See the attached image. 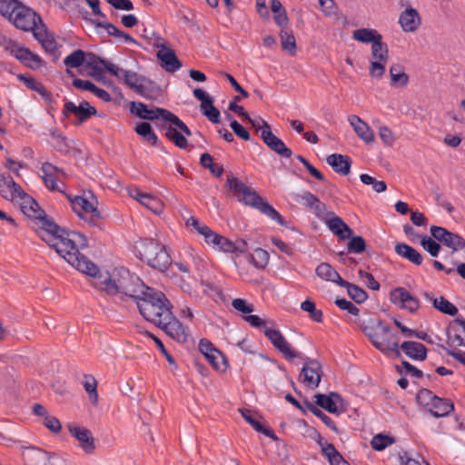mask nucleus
<instances>
[{"mask_svg":"<svg viewBox=\"0 0 465 465\" xmlns=\"http://www.w3.org/2000/svg\"><path fill=\"white\" fill-rule=\"evenodd\" d=\"M322 373V365L315 360L307 361L302 370L303 381L312 388L318 387Z\"/></svg>","mask_w":465,"mask_h":465,"instance_id":"obj_18","label":"nucleus"},{"mask_svg":"<svg viewBox=\"0 0 465 465\" xmlns=\"http://www.w3.org/2000/svg\"><path fill=\"white\" fill-rule=\"evenodd\" d=\"M85 55L83 50L77 49L64 58V64L67 67L77 68L84 63Z\"/></svg>","mask_w":465,"mask_h":465,"instance_id":"obj_45","label":"nucleus"},{"mask_svg":"<svg viewBox=\"0 0 465 465\" xmlns=\"http://www.w3.org/2000/svg\"><path fill=\"white\" fill-rule=\"evenodd\" d=\"M390 331L391 328L385 325L381 320L372 322L370 326H366L364 329L367 336L377 348L385 345V342L389 341L391 335Z\"/></svg>","mask_w":465,"mask_h":465,"instance_id":"obj_13","label":"nucleus"},{"mask_svg":"<svg viewBox=\"0 0 465 465\" xmlns=\"http://www.w3.org/2000/svg\"><path fill=\"white\" fill-rule=\"evenodd\" d=\"M21 5L17 0H0V13L11 18Z\"/></svg>","mask_w":465,"mask_h":465,"instance_id":"obj_56","label":"nucleus"},{"mask_svg":"<svg viewBox=\"0 0 465 465\" xmlns=\"http://www.w3.org/2000/svg\"><path fill=\"white\" fill-rule=\"evenodd\" d=\"M213 246H217L220 250L226 252H243L242 248L236 246V244L233 242L222 235H220V239H218V242H216Z\"/></svg>","mask_w":465,"mask_h":465,"instance_id":"obj_55","label":"nucleus"},{"mask_svg":"<svg viewBox=\"0 0 465 465\" xmlns=\"http://www.w3.org/2000/svg\"><path fill=\"white\" fill-rule=\"evenodd\" d=\"M34 36L42 44V46L47 52H54L56 50V43L54 39L47 35L46 26L43 24L37 27L34 32Z\"/></svg>","mask_w":465,"mask_h":465,"instance_id":"obj_37","label":"nucleus"},{"mask_svg":"<svg viewBox=\"0 0 465 465\" xmlns=\"http://www.w3.org/2000/svg\"><path fill=\"white\" fill-rule=\"evenodd\" d=\"M38 220L43 229L41 238L72 267L81 272H90L96 269V265L81 252V250L88 246L85 235L75 231H65L45 213Z\"/></svg>","mask_w":465,"mask_h":465,"instance_id":"obj_1","label":"nucleus"},{"mask_svg":"<svg viewBox=\"0 0 465 465\" xmlns=\"http://www.w3.org/2000/svg\"><path fill=\"white\" fill-rule=\"evenodd\" d=\"M18 60L32 69L40 67L42 63V60L38 55L33 54L29 49L25 47L20 54Z\"/></svg>","mask_w":465,"mask_h":465,"instance_id":"obj_43","label":"nucleus"},{"mask_svg":"<svg viewBox=\"0 0 465 465\" xmlns=\"http://www.w3.org/2000/svg\"><path fill=\"white\" fill-rule=\"evenodd\" d=\"M389 60L388 45L379 40L371 45V60L370 62L369 73L372 78L380 79L385 73V65Z\"/></svg>","mask_w":465,"mask_h":465,"instance_id":"obj_8","label":"nucleus"},{"mask_svg":"<svg viewBox=\"0 0 465 465\" xmlns=\"http://www.w3.org/2000/svg\"><path fill=\"white\" fill-rule=\"evenodd\" d=\"M302 310L310 313V316L312 320L317 322H321L322 321V312L321 310H316L315 303L311 300H306L301 304Z\"/></svg>","mask_w":465,"mask_h":465,"instance_id":"obj_57","label":"nucleus"},{"mask_svg":"<svg viewBox=\"0 0 465 465\" xmlns=\"http://www.w3.org/2000/svg\"><path fill=\"white\" fill-rule=\"evenodd\" d=\"M390 299L392 303H401L410 312H415L420 307L419 300L402 287L392 290Z\"/></svg>","mask_w":465,"mask_h":465,"instance_id":"obj_16","label":"nucleus"},{"mask_svg":"<svg viewBox=\"0 0 465 465\" xmlns=\"http://www.w3.org/2000/svg\"><path fill=\"white\" fill-rule=\"evenodd\" d=\"M395 368H396V371L401 375H410L411 377L418 378V379H420L423 376V373L420 370H419L415 366L411 365L409 361H407L405 360L401 361V364L396 365Z\"/></svg>","mask_w":465,"mask_h":465,"instance_id":"obj_47","label":"nucleus"},{"mask_svg":"<svg viewBox=\"0 0 465 465\" xmlns=\"http://www.w3.org/2000/svg\"><path fill=\"white\" fill-rule=\"evenodd\" d=\"M424 297L432 302L433 307L444 314L454 316L458 313L457 307L443 296L434 298L429 292H424Z\"/></svg>","mask_w":465,"mask_h":465,"instance_id":"obj_31","label":"nucleus"},{"mask_svg":"<svg viewBox=\"0 0 465 465\" xmlns=\"http://www.w3.org/2000/svg\"><path fill=\"white\" fill-rule=\"evenodd\" d=\"M264 129L261 133L262 142L275 153L283 158H290L292 152L285 143L271 131V126L266 121H262Z\"/></svg>","mask_w":465,"mask_h":465,"instance_id":"obj_12","label":"nucleus"},{"mask_svg":"<svg viewBox=\"0 0 465 465\" xmlns=\"http://www.w3.org/2000/svg\"><path fill=\"white\" fill-rule=\"evenodd\" d=\"M155 326L161 328L172 339L177 341L179 343H184L187 341V334L180 321L170 313V319L163 320V323L156 324Z\"/></svg>","mask_w":465,"mask_h":465,"instance_id":"obj_15","label":"nucleus"},{"mask_svg":"<svg viewBox=\"0 0 465 465\" xmlns=\"http://www.w3.org/2000/svg\"><path fill=\"white\" fill-rule=\"evenodd\" d=\"M327 226L341 240H346L353 234L352 230L338 216L329 219Z\"/></svg>","mask_w":465,"mask_h":465,"instance_id":"obj_27","label":"nucleus"},{"mask_svg":"<svg viewBox=\"0 0 465 465\" xmlns=\"http://www.w3.org/2000/svg\"><path fill=\"white\" fill-rule=\"evenodd\" d=\"M157 58L161 61V66L169 73H174L182 67V63L177 58L175 52L163 45H157Z\"/></svg>","mask_w":465,"mask_h":465,"instance_id":"obj_19","label":"nucleus"},{"mask_svg":"<svg viewBox=\"0 0 465 465\" xmlns=\"http://www.w3.org/2000/svg\"><path fill=\"white\" fill-rule=\"evenodd\" d=\"M167 116H169V114H167ZM167 119V123L174 125V127H173L172 125L165 126L164 124H162L160 127L165 130V136L170 141H172L177 147L181 149H185L188 146V142L182 133L190 136L192 134L191 130L178 116H176L173 113Z\"/></svg>","mask_w":465,"mask_h":465,"instance_id":"obj_7","label":"nucleus"},{"mask_svg":"<svg viewBox=\"0 0 465 465\" xmlns=\"http://www.w3.org/2000/svg\"><path fill=\"white\" fill-rule=\"evenodd\" d=\"M43 423L50 431L54 433H58L62 429V425L59 420L51 415H47L44 419Z\"/></svg>","mask_w":465,"mask_h":465,"instance_id":"obj_64","label":"nucleus"},{"mask_svg":"<svg viewBox=\"0 0 465 465\" xmlns=\"http://www.w3.org/2000/svg\"><path fill=\"white\" fill-rule=\"evenodd\" d=\"M85 391L89 395V399L93 404H97L98 402V393H97V381L91 375H84V381L83 383Z\"/></svg>","mask_w":465,"mask_h":465,"instance_id":"obj_44","label":"nucleus"},{"mask_svg":"<svg viewBox=\"0 0 465 465\" xmlns=\"http://www.w3.org/2000/svg\"><path fill=\"white\" fill-rule=\"evenodd\" d=\"M455 322L462 328V336L460 334H455L453 339L450 336V339L452 340L451 345L465 346V320L457 318Z\"/></svg>","mask_w":465,"mask_h":465,"instance_id":"obj_63","label":"nucleus"},{"mask_svg":"<svg viewBox=\"0 0 465 465\" xmlns=\"http://www.w3.org/2000/svg\"><path fill=\"white\" fill-rule=\"evenodd\" d=\"M94 278V285L110 295L122 294L135 301L146 292L147 286L127 269L120 268L109 273L100 272L98 267L94 272H84Z\"/></svg>","mask_w":465,"mask_h":465,"instance_id":"obj_2","label":"nucleus"},{"mask_svg":"<svg viewBox=\"0 0 465 465\" xmlns=\"http://www.w3.org/2000/svg\"><path fill=\"white\" fill-rule=\"evenodd\" d=\"M68 199L74 211L81 219L87 222L90 226L101 227L102 215L93 201H89L84 196H74V198L68 196Z\"/></svg>","mask_w":465,"mask_h":465,"instance_id":"obj_6","label":"nucleus"},{"mask_svg":"<svg viewBox=\"0 0 465 465\" xmlns=\"http://www.w3.org/2000/svg\"><path fill=\"white\" fill-rule=\"evenodd\" d=\"M140 259L160 272H164L171 265V257L163 245L148 239L142 242L139 249Z\"/></svg>","mask_w":465,"mask_h":465,"instance_id":"obj_5","label":"nucleus"},{"mask_svg":"<svg viewBox=\"0 0 465 465\" xmlns=\"http://www.w3.org/2000/svg\"><path fill=\"white\" fill-rule=\"evenodd\" d=\"M347 244L348 252L351 253H361L366 250V242L361 236L351 235Z\"/></svg>","mask_w":465,"mask_h":465,"instance_id":"obj_50","label":"nucleus"},{"mask_svg":"<svg viewBox=\"0 0 465 465\" xmlns=\"http://www.w3.org/2000/svg\"><path fill=\"white\" fill-rule=\"evenodd\" d=\"M395 252L398 255L402 256L415 265H420L423 258L421 254L411 245L406 243H397L395 245Z\"/></svg>","mask_w":465,"mask_h":465,"instance_id":"obj_34","label":"nucleus"},{"mask_svg":"<svg viewBox=\"0 0 465 465\" xmlns=\"http://www.w3.org/2000/svg\"><path fill=\"white\" fill-rule=\"evenodd\" d=\"M430 232L436 241L442 242L446 247L451 249L452 252L465 248V240L444 227L432 225Z\"/></svg>","mask_w":465,"mask_h":465,"instance_id":"obj_11","label":"nucleus"},{"mask_svg":"<svg viewBox=\"0 0 465 465\" xmlns=\"http://www.w3.org/2000/svg\"><path fill=\"white\" fill-rule=\"evenodd\" d=\"M279 37L282 50L294 56L297 53V45L292 32L287 29H281Z\"/></svg>","mask_w":465,"mask_h":465,"instance_id":"obj_36","label":"nucleus"},{"mask_svg":"<svg viewBox=\"0 0 465 465\" xmlns=\"http://www.w3.org/2000/svg\"><path fill=\"white\" fill-rule=\"evenodd\" d=\"M349 122L351 125L353 127L356 134L363 140L365 143H370L374 141V134L369 125L362 121L357 115H351L349 117Z\"/></svg>","mask_w":465,"mask_h":465,"instance_id":"obj_26","label":"nucleus"},{"mask_svg":"<svg viewBox=\"0 0 465 465\" xmlns=\"http://www.w3.org/2000/svg\"><path fill=\"white\" fill-rule=\"evenodd\" d=\"M264 335L271 341L275 349H291V344L286 341L280 331L265 328Z\"/></svg>","mask_w":465,"mask_h":465,"instance_id":"obj_39","label":"nucleus"},{"mask_svg":"<svg viewBox=\"0 0 465 465\" xmlns=\"http://www.w3.org/2000/svg\"><path fill=\"white\" fill-rule=\"evenodd\" d=\"M454 410L453 402L449 399L438 397L429 408V411L435 417H444Z\"/></svg>","mask_w":465,"mask_h":465,"instance_id":"obj_32","label":"nucleus"},{"mask_svg":"<svg viewBox=\"0 0 465 465\" xmlns=\"http://www.w3.org/2000/svg\"><path fill=\"white\" fill-rule=\"evenodd\" d=\"M306 405L308 410L316 417H318L328 428H330L333 431H337V427L334 421L328 415H326L322 411L318 409L311 402L307 401Z\"/></svg>","mask_w":465,"mask_h":465,"instance_id":"obj_48","label":"nucleus"},{"mask_svg":"<svg viewBox=\"0 0 465 465\" xmlns=\"http://www.w3.org/2000/svg\"><path fill=\"white\" fill-rule=\"evenodd\" d=\"M438 398L431 391L428 389H421L417 393L416 399L419 404L426 407L428 410L432 404L433 401Z\"/></svg>","mask_w":465,"mask_h":465,"instance_id":"obj_52","label":"nucleus"},{"mask_svg":"<svg viewBox=\"0 0 465 465\" xmlns=\"http://www.w3.org/2000/svg\"><path fill=\"white\" fill-rule=\"evenodd\" d=\"M420 244L432 257H437L440 251V243L427 235L421 239Z\"/></svg>","mask_w":465,"mask_h":465,"instance_id":"obj_58","label":"nucleus"},{"mask_svg":"<svg viewBox=\"0 0 465 465\" xmlns=\"http://www.w3.org/2000/svg\"><path fill=\"white\" fill-rule=\"evenodd\" d=\"M352 37L356 41L371 45L375 44L379 40H382V35L378 33L375 29L371 28H361L353 31Z\"/></svg>","mask_w":465,"mask_h":465,"instance_id":"obj_35","label":"nucleus"},{"mask_svg":"<svg viewBox=\"0 0 465 465\" xmlns=\"http://www.w3.org/2000/svg\"><path fill=\"white\" fill-rule=\"evenodd\" d=\"M69 114H74L77 117L75 124L80 125L91 116L95 115L97 111L86 101L80 103L78 106L73 102H66L64 104L63 114L65 117H68Z\"/></svg>","mask_w":465,"mask_h":465,"instance_id":"obj_14","label":"nucleus"},{"mask_svg":"<svg viewBox=\"0 0 465 465\" xmlns=\"http://www.w3.org/2000/svg\"><path fill=\"white\" fill-rule=\"evenodd\" d=\"M340 286L346 288L349 296L357 303H362L368 298L367 292L356 284L341 280Z\"/></svg>","mask_w":465,"mask_h":465,"instance_id":"obj_38","label":"nucleus"},{"mask_svg":"<svg viewBox=\"0 0 465 465\" xmlns=\"http://www.w3.org/2000/svg\"><path fill=\"white\" fill-rule=\"evenodd\" d=\"M193 96L201 101V112L203 113L204 110H208L213 105V99L203 90L200 88H196L193 92Z\"/></svg>","mask_w":465,"mask_h":465,"instance_id":"obj_51","label":"nucleus"},{"mask_svg":"<svg viewBox=\"0 0 465 465\" xmlns=\"http://www.w3.org/2000/svg\"><path fill=\"white\" fill-rule=\"evenodd\" d=\"M107 71L114 76L123 80L124 83L133 91L135 85L143 78L144 75L138 74L135 72L124 70L116 66L115 64H110L107 66Z\"/></svg>","mask_w":465,"mask_h":465,"instance_id":"obj_22","label":"nucleus"},{"mask_svg":"<svg viewBox=\"0 0 465 465\" xmlns=\"http://www.w3.org/2000/svg\"><path fill=\"white\" fill-rule=\"evenodd\" d=\"M18 78L22 80L28 88L39 93L45 100H50L51 94L45 89L43 84L37 82L33 77H25L24 74H19Z\"/></svg>","mask_w":465,"mask_h":465,"instance_id":"obj_42","label":"nucleus"},{"mask_svg":"<svg viewBox=\"0 0 465 465\" xmlns=\"http://www.w3.org/2000/svg\"><path fill=\"white\" fill-rule=\"evenodd\" d=\"M303 204L312 210L317 216H322L327 212V206L320 199L309 191H304L300 195Z\"/></svg>","mask_w":465,"mask_h":465,"instance_id":"obj_28","label":"nucleus"},{"mask_svg":"<svg viewBox=\"0 0 465 465\" xmlns=\"http://www.w3.org/2000/svg\"><path fill=\"white\" fill-rule=\"evenodd\" d=\"M225 186L233 192L237 200L245 205L259 210L262 213L280 225H285L282 216L267 202H265L255 190L247 186L232 173L227 175Z\"/></svg>","mask_w":465,"mask_h":465,"instance_id":"obj_3","label":"nucleus"},{"mask_svg":"<svg viewBox=\"0 0 465 465\" xmlns=\"http://www.w3.org/2000/svg\"><path fill=\"white\" fill-rule=\"evenodd\" d=\"M316 275L327 282H335L340 286L341 280H343L339 272L328 262L320 263L315 269Z\"/></svg>","mask_w":465,"mask_h":465,"instance_id":"obj_33","label":"nucleus"},{"mask_svg":"<svg viewBox=\"0 0 465 465\" xmlns=\"http://www.w3.org/2000/svg\"><path fill=\"white\" fill-rule=\"evenodd\" d=\"M399 24L404 32L413 33L420 27L421 18L416 9L408 7L400 15Z\"/></svg>","mask_w":465,"mask_h":465,"instance_id":"obj_21","label":"nucleus"},{"mask_svg":"<svg viewBox=\"0 0 465 465\" xmlns=\"http://www.w3.org/2000/svg\"><path fill=\"white\" fill-rule=\"evenodd\" d=\"M41 170L44 173L42 178L45 186L51 191H60L56 185V180L59 178V175L64 176V172L47 162L42 164Z\"/></svg>","mask_w":465,"mask_h":465,"instance_id":"obj_23","label":"nucleus"},{"mask_svg":"<svg viewBox=\"0 0 465 465\" xmlns=\"http://www.w3.org/2000/svg\"><path fill=\"white\" fill-rule=\"evenodd\" d=\"M130 112L136 115L137 117L147 120V121H155V120H163L164 123L168 122L172 112L167 109L153 107L150 109L145 104L141 102H131L130 103Z\"/></svg>","mask_w":465,"mask_h":465,"instance_id":"obj_10","label":"nucleus"},{"mask_svg":"<svg viewBox=\"0 0 465 465\" xmlns=\"http://www.w3.org/2000/svg\"><path fill=\"white\" fill-rule=\"evenodd\" d=\"M30 460L34 462V465H48L49 456L42 450H33L30 453Z\"/></svg>","mask_w":465,"mask_h":465,"instance_id":"obj_61","label":"nucleus"},{"mask_svg":"<svg viewBox=\"0 0 465 465\" xmlns=\"http://www.w3.org/2000/svg\"><path fill=\"white\" fill-rule=\"evenodd\" d=\"M391 85L404 87L409 83V75L402 71L401 65L395 64L390 68Z\"/></svg>","mask_w":465,"mask_h":465,"instance_id":"obj_41","label":"nucleus"},{"mask_svg":"<svg viewBox=\"0 0 465 465\" xmlns=\"http://www.w3.org/2000/svg\"><path fill=\"white\" fill-rule=\"evenodd\" d=\"M20 207L22 212L32 219L38 220L39 218H43L45 213V211L40 208L36 201L30 195L20 202Z\"/></svg>","mask_w":465,"mask_h":465,"instance_id":"obj_30","label":"nucleus"},{"mask_svg":"<svg viewBox=\"0 0 465 465\" xmlns=\"http://www.w3.org/2000/svg\"><path fill=\"white\" fill-rule=\"evenodd\" d=\"M0 45L6 52L14 54L17 60L24 49V47L19 46L15 41L5 37L2 39V42H0Z\"/></svg>","mask_w":465,"mask_h":465,"instance_id":"obj_60","label":"nucleus"},{"mask_svg":"<svg viewBox=\"0 0 465 465\" xmlns=\"http://www.w3.org/2000/svg\"><path fill=\"white\" fill-rule=\"evenodd\" d=\"M14 25L24 31L35 32L37 27L43 25L42 19L32 9L21 5L10 18Z\"/></svg>","mask_w":465,"mask_h":465,"instance_id":"obj_9","label":"nucleus"},{"mask_svg":"<svg viewBox=\"0 0 465 465\" xmlns=\"http://www.w3.org/2000/svg\"><path fill=\"white\" fill-rule=\"evenodd\" d=\"M84 62H86L87 66L94 70H100V65H103L107 70V66L110 67V64H113L91 53L86 54Z\"/></svg>","mask_w":465,"mask_h":465,"instance_id":"obj_59","label":"nucleus"},{"mask_svg":"<svg viewBox=\"0 0 465 465\" xmlns=\"http://www.w3.org/2000/svg\"><path fill=\"white\" fill-rule=\"evenodd\" d=\"M394 442V440L387 435L377 434L375 435L371 441V446L373 450L381 451L391 445Z\"/></svg>","mask_w":465,"mask_h":465,"instance_id":"obj_49","label":"nucleus"},{"mask_svg":"<svg viewBox=\"0 0 465 465\" xmlns=\"http://www.w3.org/2000/svg\"><path fill=\"white\" fill-rule=\"evenodd\" d=\"M133 91L148 100H157L163 94L162 87L153 80L143 76Z\"/></svg>","mask_w":465,"mask_h":465,"instance_id":"obj_17","label":"nucleus"},{"mask_svg":"<svg viewBox=\"0 0 465 465\" xmlns=\"http://www.w3.org/2000/svg\"><path fill=\"white\" fill-rule=\"evenodd\" d=\"M136 303L141 315L154 325L170 319L172 305L160 291L147 286L146 292L137 299Z\"/></svg>","mask_w":465,"mask_h":465,"instance_id":"obj_4","label":"nucleus"},{"mask_svg":"<svg viewBox=\"0 0 465 465\" xmlns=\"http://www.w3.org/2000/svg\"><path fill=\"white\" fill-rule=\"evenodd\" d=\"M360 179L361 183H363L364 184L372 185V188L376 193H380L385 192L387 189L385 182L377 181L375 178L371 177L369 174L362 173L361 174Z\"/></svg>","mask_w":465,"mask_h":465,"instance_id":"obj_54","label":"nucleus"},{"mask_svg":"<svg viewBox=\"0 0 465 465\" xmlns=\"http://www.w3.org/2000/svg\"><path fill=\"white\" fill-rule=\"evenodd\" d=\"M326 161L333 171L341 175H348L351 172V160L348 155L332 153Z\"/></svg>","mask_w":465,"mask_h":465,"instance_id":"obj_24","label":"nucleus"},{"mask_svg":"<svg viewBox=\"0 0 465 465\" xmlns=\"http://www.w3.org/2000/svg\"><path fill=\"white\" fill-rule=\"evenodd\" d=\"M200 352L214 370L224 372L228 369V360L223 351H200Z\"/></svg>","mask_w":465,"mask_h":465,"instance_id":"obj_25","label":"nucleus"},{"mask_svg":"<svg viewBox=\"0 0 465 465\" xmlns=\"http://www.w3.org/2000/svg\"><path fill=\"white\" fill-rule=\"evenodd\" d=\"M316 404L323 408L330 413H340L337 402L341 401V396L338 393L331 392L330 395L316 394Z\"/></svg>","mask_w":465,"mask_h":465,"instance_id":"obj_29","label":"nucleus"},{"mask_svg":"<svg viewBox=\"0 0 465 465\" xmlns=\"http://www.w3.org/2000/svg\"><path fill=\"white\" fill-rule=\"evenodd\" d=\"M135 133L142 136L144 141L149 143L152 145H156L158 142V137L153 132L151 124L147 122H142L134 127Z\"/></svg>","mask_w":465,"mask_h":465,"instance_id":"obj_40","label":"nucleus"},{"mask_svg":"<svg viewBox=\"0 0 465 465\" xmlns=\"http://www.w3.org/2000/svg\"><path fill=\"white\" fill-rule=\"evenodd\" d=\"M8 190L7 194L9 196L8 200H15V198H18L20 202L23 201V199H25V197L28 196V194L22 189V187L16 183L14 180L8 182Z\"/></svg>","mask_w":465,"mask_h":465,"instance_id":"obj_53","label":"nucleus"},{"mask_svg":"<svg viewBox=\"0 0 465 465\" xmlns=\"http://www.w3.org/2000/svg\"><path fill=\"white\" fill-rule=\"evenodd\" d=\"M232 306L243 314H248L254 311V307L252 303H248L245 300L241 298L232 300Z\"/></svg>","mask_w":465,"mask_h":465,"instance_id":"obj_62","label":"nucleus"},{"mask_svg":"<svg viewBox=\"0 0 465 465\" xmlns=\"http://www.w3.org/2000/svg\"><path fill=\"white\" fill-rule=\"evenodd\" d=\"M68 429L71 435L79 441L80 447L86 454L94 452L95 448L94 440L88 429L79 426H69Z\"/></svg>","mask_w":465,"mask_h":465,"instance_id":"obj_20","label":"nucleus"},{"mask_svg":"<svg viewBox=\"0 0 465 465\" xmlns=\"http://www.w3.org/2000/svg\"><path fill=\"white\" fill-rule=\"evenodd\" d=\"M144 207H146L148 210L153 212V213L159 214L162 213L163 211V203L153 196L152 194L147 193L145 196H143L142 203Z\"/></svg>","mask_w":465,"mask_h":465,"instance_id":"obj_46","label":"nucleus"}]
</instances>
